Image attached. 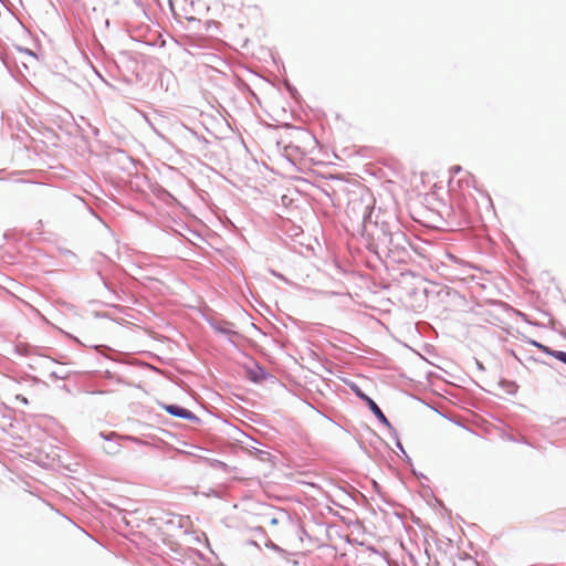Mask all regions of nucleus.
<instances>
[{
  "mask_svg": "<svg viewBox=\"0 0 566 566\" xmlns=\"http://www.w3.org/2000/svg\"><path fill=\"white\" fill-rule=\"evenodd\" d=\"M353 389H354L355 394H356L359 398H361L363 400H365V401H366V398H369V397H368L367 395H365V394H364V392H363V391H361L357 386H354V387H353Z\"/></svg>",
  "mask_w": 566,
  "mask_h": 566,
  "instance_id": "nucleus-4",
  "label": "nucleus"
},
{
  "mask_svg": "<svg viewBox=\"0 0 566 566\" xmlns=\"http://www.w3.org/2000/svg\"><path fill=\"white\" fill-rule=\"evenodd\" d=\"M165 410L175 417H179V418H184V419H195L196 418L191 411H189L182 407H179L177 405L165 406Z\"/></svg>",
  "mask_w": 566,
  "mask_h": 566,
  "instance_id": "nucleus-1",
  "label": "nucleus"
},
{
  "mask_svg": "<svg viewBox=\"0 0 566 566\" xmlns=\"http://www.w3.org/2000/svg\"><path fill=\"white\" fill-rule=\"evenodd\" d=\"M554 357L556 359H558L559 361H563L564 364H566V352H556L554 354Z\"/></svg>",
  "mask_w": 566,
  "mask_h": 566,
  "instance_id": "nucleus-3",
  "label": "nucleus"
},
{
  "mask_svg": "<svg viewBox=\"0 0 566 566\" xmlns=\"http://www.w3.org/2000/svg\"><path fill=\"white\" fill-rule=\"evenodd\" d=\"M366 403L380 422L389 424L387 417L371 398H366Z\"/></svg>",
  "mask_w": 566,
  "mask_h": 566,
  "instance_id": "nucleus-2",
  "label": "nucleus"
}]
</instances>
